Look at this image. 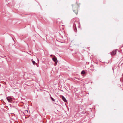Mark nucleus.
I'll use <instances>...</instances> for the list:
<instances>
[{
	"instance_id": "nucleus-5",
	"label": "nucleus",
	"mask_w": 123,
	"mask_h": 123,
	"mask_svg": "<svg viewBox=\"0 0 123 123\" xmlns=\"http://www.w3.org/2000/svg\"><path fill=\"white\" fill-rule=\"evenodd\" d=\"M53 61L55 63L57 64V63L58 61L57 59L54 56L52 58Z\"/></svg>"
},
{
	"instance_id": "nucleus-6",
	"label": "nucleus",
	"mask_w": 123,
	"mask_h": 123,
	"mask_svg": "<svg viewBox=\"0 0 123 123\" xmlns=\"http://www.w3.org/2000/svg\"><path fill=\"white\" fill-rule=\"evenodd\" d=\"M90 68V69L92 71H94L95 70V69H94V66L92 65H91Z\"/></svg>"
},
{
	"instance_id": "nucleus-9",
	"label": "nucleus",
	"mask_w": 123,
	"mask_h": 123,
	"mask_svg": "<svg viewBox=\"0 0 123 123\" xmlns=\"http://www.w3.org/2000/svg\"><path fill=\"white\" fill-rule=\"evenodd\" d=\"M85 71H84V70L82 71L81 72V74H85Z\"/></svg>"
},
{
	"instance_id": "nucleus-1",
	"label": "nucleus",
	"mask_w": 123,
	"mask_h": 123,
	"mask_svg": "<svg viewBox=\"0 0 123 123\" xmlns=\"http://www.w3.org/2000/svg\"><path fill=\"white\" fill-rule=\"evenodd\" d=\"M72 7L73 11L76 14H77L78 13V8L79 7V5L76 3L72 5Z\"/></svg>"
},
{
	"instance_id": "nucleus-8",
	"label": "nucleus",
	"mask_w": 123,
	"mask_h": 123,
	"mask_svg": "<svg viewBox=\"0 0 123 123\" xmlns=\"http://www.w3.org/2000/svg\"><path fill=\"white\" fill-rule=\"evenodd\" d=\"M62 100L64 101V102H65L67 101V100H66V99L65 98L64 96H62Z\"/></svg>"
},
{
	"instance_id": "nucleus-10",
	"label": "nucleus",
	"mask_w": 123,
	"mask_h": 123,
	"mask_svg": "<svg viewBox=\"0 0 123 123\" xmlns=\"http://www.w3.org/2000/svg\"><path fill=\"white\" fill-rule=\"evenodd\" d=\"M32 63L33 65H35V62L33 60H32Z\"/></svg>"
},
{
	"instance_id": "nucleus-3",
	"label": "nucleus",
	"mask_w": 123,
	"mask_h": 123,
	"mask_svg": "<svg viewBox=\"0 0 123 123\" xmlns=\"http://www.w3.org/2000/svg\"><path fill=\"white\" fill-rule=\"evenodd\" d=\"M8 102H11L12 101V98L11 96H8L6 98Z\"/></svg>"
},
{
	"instance_id": "nucleus-2",
	"label": "nucleus",
	"mask_w": 123,
	"mask_h": 123,
	"mask_svg": "<svg viewBox=\"0 0 123 123\" xmlns=\"http://www.w3.org/2000/svg\"><path fill=\"white\" fill-rule=\"evenodd\" d=\"M73 28L75 32L77 31L76 26H77L79 28L80 27V23L78 21H75L73 24Z\"/></svg>"
},
{
	"instance_id": "nucleus-7",
	"label": "nucleus",
	"mask_w": 123,
	"mask_h": 123,
	"mask_svg": "<svg viewBox=\"0 0 123 123\" xmlns=\"http://www.w3.org/2000/svg\"><path fill=\"white\" fill-rule=\"evenodd\" d=\"M85 113H86L87 115L88 114V112H87L85 110H84V111H83L81 112V114H84Z\"/></svg>"
},
{
	"instance_id": "nucleus-11",
	"label": "nucleus",
	"mask_w": 123,
	"mask_h": 123,
	"mask_svg": "<svg viewBox=\"0 0 123 123\" xmlns=\"http://www.w3.org/2000/svg\"><path fill=\"white\" fill-rule=\"evenodd\" d=\"M51 98L52 101H55V100H54L53 98L52 97H51Z\"/></svg>"
},
{
	"instance_id": "nucleus-12",
	"label": "nucleus",
	"mask_w": 123,
	"mask_h": 123,
	"mask_svg": "<svg viewBox=\"0 0 123 123\" xmlns=\"http://www.w3.org/2000/svg\"><path fill=\"white\" fill-rule=\"evenodd\" d=\"M24 112H25V113H26V112H27V113H28V111L27 110H25L24 111Z\"/></svg>"
},
{
	"instance_id": "nucleus-4",
	"label": "nucleus",
	"mask_w": 123,
	"mask_h": 123,
	"mask_svg": "<svg viewBox=\"0 0 123 123\" xmlns=\"http://www.w3.org/2000/svg\"><path fill=\"white\" fill-rule=\"evenodd\" d=\"M117 49L113 50L111 53V54L112 55H114L116 54L117 51Z\"/></svg>"
},
{
	"instance_id": "nucleus-13",
	"label": "nucleus",
	"mask_w": 123,
	"mask_h": 123,
	"mask_svg": "<svg viewBox=\"0 0 123 123\" xmlns=\"http://www.w3.org/2000/svg\"><path fill=\"white\" fill-rule=\"evenodd\" d=\"M112 69H113V71H114V68H113Z\"/></svg>"
}]
</instances>
